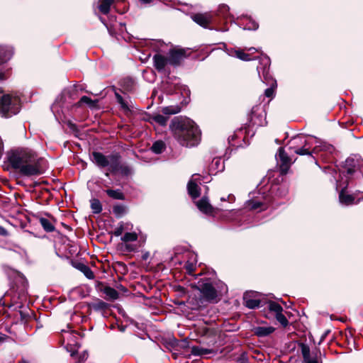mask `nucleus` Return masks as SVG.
Returning <instances> with one entry per match:
<instances>
[{
	"instance_id": "nucleus-1",
	"label": "nucleus",
	"mask_w": 363,
	"mask_h": 363,
	"mask_svg": "<svg viewBox=\"0 0 363 363\" xmlns=\"http://www.w3.org/2000/svg\"><path fill=\"white\" fill-rule=\"evenodd\" d=\"M11 166L25 176L40 174L44 160L38 157L35 152L28 148L11 151L8 154Z\"/></svg>"
},
{
	"instance_id": "nucleus-2",
	"label": "nucleus",
	"mask_w": 363,
	"mask_h": 363,
	"mask_svg": "<svg viewBox=\"0 0 363 363\" xmlns=\"http://www.w3.org/2000/svg\"><path fill=\"white\" fill-rule=\"evenodd\" d=\"M169 128L174 138L182 146L194 147L200 142L201 130L194 121L189 118H174Z\"/></svg>"
},
{
	"instance_id": "nucleus-3",
	"label": "nucleus",
	"mask_w": 363,
	"mask_h": 363,
	"mask_svg": "<svg viewBox=\"0 0 363 363\" xmlns=\"http://www.w3.org/2000/svg\"><path fill=\"white\" fill-rule=\"evenodd\" d=\"M92 161L100 168L108 167V170L115 172L121 170L122 173L128 174L130 172L128 167L121 164V156L118 153L104 155L99 152L92 153Z\"/></svg>"
},
{
	"instance_id": "nucleus-4",
	"label": "nucleus",
	"mask_w": 363,
	"mask_h": 363,
	"mask_svg": "<svg viewBox=\"0 0 363 363\" xmlns=\"http://www.w3.org/2000/svg\"><path fill=\"white\" fill-rule=\"evenodd\" d=\"M203 298L209 302H217L218 296H222L228 291L227 286L223 282L215 283L207 278L201 279L197 284Z\"/></svg>"
},
{
	"instance_id": "nucleus-5",
	"label": "nucleus",
	"mask_w": 363,
	"mask_h": 363,
	"mask_svg": "<svg viewBox=\"0 0 363 363\" xmlns=\"http://www.w3.org/2000/svg\"><path fill=\"white\" fill-rule=\"evenodd\" d=\"M301 145H314L313 151L315 153H318L320 151L331 152L333 150L331 145L312 135H298L291 138L289 143V148L291 151L295 150Z\"/></svg>"
},
{
	"instance_id": "nucleus-6",
	"label": "nucleus",
	"mask_w": 363,
	"mask_h": 363,
	"mask_svg": "<svg viewBox=\"0 0 363 363\" xmlns=\"http://www.w3.org/2000/svg\"><path fill=\"white\" fill-rule=\"evenodd\" d=\"M21 108L20 99L9 94L4 95L0 99V113L9 118L18 113Z\"/></svg>"
},
{
	"instance_id": "nucleus-7",
	"label": "nucleus",
	"mask_w": 363,
	"mask_h": 363,
	"mask_svg": "<svg viewBox=\"0 0 363 363\" xmlns=\"http://www.w3.org/2000/svg\"><path fill=\"white\" fill-rule=\"evenodd\" d=\"M340 179L336 181V189H340L339 200L340 203L345 206L354 203V197L352 195L345 194L344 190L348 186L350 182L353 179L351 177H347V174L345 175L342 174V169L340 170Z\"/></svg>"
},
{
	"instance_id": "nucleus-8",
	"label": "nucleus",
	"mask_w": 363,
	"mask_h": 363,
	"mask_svg": "<svg viewBox=\"0 0 363 363\" xmlns=\"http://www.w3.org/2000/svg\"><path fill=\"white\" fill-rule=\"evenodd\" d=\"M267 307L270 312L274 313L277 320L284 327L286 328L289 325V321L286 316L282 313L283 308L278 303L274 301H269Z\"/></svg>"
},
{
	"instance_id": "nucleus-9",
	"label": "nucleus",
	"mask_w": 363,
	"mask_h": 363,
	"mask_svg": "<svg viewBox=\"0 0 363 363\" xmlns=\"http://www.w3.org/2000/svg\"><path fill=\"white\" fill-rule=\"evenodd\" d=\"M168 55L169 64L174 66L179 65L187 56L186 50L182 48L170 49Z\"/></svg>"
},
{
	"instance_id": "nucleus-10",
	"label": "nucleus",
	"mask_w": 363,
	"mask_h": 363,
	"mask_svg": "<svg viewBox=\"0 0 363 363\" xmlns=\"http://www.w3.org/2000/svg\"><path fill=\"white\" fill-rule=\"evenodd\" d=\"M266 114L263 107L260 105L255 106L251 111V121L257 125H264L265 124Z\"/></svg>"
},
{
	"instance_id": "nucleus-11",
	"label": "nucleus",
	"mask_w": 363,
	"mask_h": 363,
	"mask_svg": "<svg viewBox=\"0 0 363 363\" xmlns=\"http://www.w3.org/2000/svg\"><path fill=\"white\" fill-rule=\"evenodd\" d=\"M245 207L250 210L262 211L267 208V204L264 201L259 199H250L245 203Z\"/></svg>"
},
{
	"instance_id": "nucleus-12",
	"label": "nucleus",
	"mask_w": 363,
	"mask_h": 363,
	"mask_svg": "<svg viewBox=\"0 0 363 363\" xmlns=\"http://www.w3.org/2000/svg\"><path fill=\"white\" fill-rule=\"evenodd\" d=\"M154 67L159 72L164 71L166 65L169 63V59L161 54H156L153 57Z\"/></svg>"
},
{
	"instance_id": "nucleus-13",
	"label": "nucleus",
	"mask_w": 363,
	"mask_h": 363,
	"mask_svg": "<svg viewBox=\"0 0 363 363\" xmlns=\"http://www.w3.org/2000/svg\"><path fill=\"white\" fill-rule=\"evenodd\" d=\"M192 19L197 24L203 28H207L208 25L212 21V16L209 13H197L192 16Z\"/></svg>"
},
{
	"instance_id": "nucleus-14",
	"label": "nucleus",
	"mask_w": 363,
	"mask_h": 363,
	"mask_svg": "<svg viewBox=\"0 0 363 363\" xmlns=\"http://www.w3.org/2000/svg\"><path fill=\"white\" fill-rule=\"evenodd\" d=\"M255 293H245L243 296L244 305L250 309L260 307L261 301L259 299L252 298Z\"/></svg>"
},
{
	"instance_id": "nucleus-15",
	"label": "nucleus",
	"mask_w": 363,
	"mask_h": 363,
	"mask_svg": "<svg viewBox=\"0 0 363 363\" xmlns=\"http://www.w3.org/2000/svg\"><path fill=\"white\" fill-rule=\"evenodd\" d=\"M13 55L11 46L0 45V65L8 62Z\"/></svg>"
},
{
	"instance_id": "nucleus-16",
	"label": "nucleus",
	"mask_w": 363,
	"mask_h": 363,
	"mask_svg": "<svg viewBox=\"0 0 363 363\" xmlns=\"http://www.w3.org/2000/svg\"><path fill=\"white\" fill-rule=\"evenodd\" d=\"M278 162H280V165L282 169L287 168L290 164V159L287 154L285 152L283 147H279L278 154L276 155Z\"/></svg>"
},
{
	"instance_id": "nucleus-17",
	"label": "nucleus",
	"mask_w": 363,
	"mask_h": 363,
	"mask_svg": "<svg viewBox=\"0 0 363 363\" xmlns=\"http://www.w3.org/2000/svg\"><path fill=\"white\" fill-rule=\"evenodd\" d=\"M198 208L204 213H211L212 212V206L206 198H202L196 202Z\"/></svg>"
},
{
	"instance_id": "nucleus-18",
	"label": "nucleus",
	"mask_w": 363,
	"mask_h": 363,
	"mask_svg": "<svg viewBox=\"0 0 363 363\" xmlns=\"http://www.w3.org/2000/svg\"><path fill=\"white\" fill-rule=\"evenodd\" d=\"M148 121L151 123H157L161 126H165L168 121V117L161 114H155L150 116Z\"/></svg>"
},
{
	"instance_id": "nucleus-19",
	"label": "nucleus",
	"mask_w": 363,
	"mask_h": 363,
	"mask_svg": "<svg viewBox=\"0 0 363 363\" xmlns=\"http://www.w3.org/2000/svg\"><path fill=\"white\" fill-rule=\"evenodd\" d=\"M191 353L196 356H205L209 354H213L214 351L202 347L194 346L191 348Z\"/></svg>"
},
{
	"instance_id": "nucleus-20",
	"label": "nucleus",
	"mask_w": 363,
	"mask_h": 363,
	"mask_svg": "<svg viewBox=\"0 0 363 363\" xmlns=\"http://www.w3.org/2000/svg\"><path fill=\"white\" fill-rule=\"evenodd\" d=\"M187 189L189 195L193 198L196 199L199 196L200 191L199 186L194 182L190 181L187 185Z\"/></svg>"
},
{
	"instance_id": "nucleus-21",
	"label": "nucleus",
	"mask_w": 363,
	"mask_h": 363,
	"mask_svg": "<svg viewBox=\"0 0 363 363\" xmlns=\"http://www.w3.org/2000/svg\"><path fill=\"white\" fill-rule=\"evenodd\" d=\"M113 1L114 0H101V3L98 6L100 12L103 14H108Z\"/></svg>"
},
{
	"instance_id": "nucleus-22",
	"label": "nucleus",
	"mask_w": 363,
	"mask_h": 363,
	"mask_svg": "<svg viewBox=\"0 0 363 363\" xmlns=\"http://www.w3.org/2000/svg\"><path fill=\"white\" fill-rule=\"evenodd\" d=\"M313 146L309 145H301L299 146L297 149L294 150L293 152L297 155H311L313 153H315L313 150L311 151L310 150L313 147Z\"/></svg>"
},
{
	"instance_id": "nucleus-23",
	"label": "nucleus",
	"mask_w": 363,
	"mask_h": 363,
	"mask_svg": "<svg viewBox=\"0 0 363 363\" xmlns=\"http://www.w3.org/2000/svg\"><path fill=\"white\" fill-rule=\"evenodd\" d=\"M274 331L273 327H258L256 328L255 333L259 337H264L270 335Z\"/></svg>"
},
{
	"instance_id": "nucleus-24",
	"label": "nucleus",
	"mask_w": 363,
	"mask_h": 363,
	"mask_svg": "<svg viewBox=\"0 0 363 363\" xmlns=\"http://www.w3.org/2000/svg\"><path fill=\"white\" fill-rule=\"evenodd\" d=\"M224 169L223 162L220 158H214L211 164L210 170L213 172L214 170L221 172Z\"/></svg>"
},
{
	"instance_id": "nucleus-25",
	"label": "nucleus",
	"mask_w": 363,
	"mask_h": 363,
	"mask_svg": "<svg viewBox=\"0 0 363 363\" xmlns=\"http://www.w3.org/2000/svg\"><path fill=\"white\" fill-rule=\"evenodd\" d=\"M230 55L235 56L243 61H250L252 60L248 54L245 53L243 50H232V52Z\"/></svg>"
},
{
	"instance_id": "nucleus-26",
	"label": "nucleus",
	"mask_w": 363,
	"mask_h": 363,
	"mask_svg": "<svg viewBox=\"0 0 363 363\" xmlns=\"http://www.w3.org/2000/svg\"><path fill=\"white\" fill-rule=\"evenodd\" d=\"M166 147L165 143L162 140L155 142L151 147L152 151L155 154L162 153Z\"/></svg>"
},
{
	"instance_id": "nucleus-27",
	"label": "nucleus",
	"mask_w": 363,
	"mask_h": 363,
	"mask_svg": "<svg viewBox=\"0 0 363 363\" xmlns=\"http://www.w3.org/2000/svg\"><path fill=\"white\" fill-rule=\"evenodd\" d=\"M39 222L41 225V226L43 228V229L46 232H52L55 230V226L52 225V223L47 218H40L39 219Z\"/></svg>"
},
{
	"instance_id": "nucleus-28",
	"label": "nucleus",
	"mask_w": 363,
	"mask_h": 363,
	"mask_svg": "<svg viewBox=\"0 0 363 363\" xmlns=\"http://www.w3.org/2000/svg\"><path fill=\"white\" fill-rule=\"evenodd\" d=\"M106 194L108 196L113 199H118V200H123L124 199V195L122 193V191L119 189H107L106 191Z\"/></svg>"
},
{
	"instance_id": "nucleus-29",
	"label": "nucleus",
	"mask_w": 363,
	"mask_h": 363,
	"mask_svg": "<svg viewBox=\"0 0 363 363\" xmlns=\"http://www.w3.org/2000/svg\"><path fill=\"white\" fill-rule=\"evenodd\" d=\"M181 108L179 106H169L162 108V113L165 115H172L179 113Z\"/></svg>"
},
{
	"instance_id": "nucleus-30",
	"label": "nucleus",
	"mask_w": 363,
	"mask_h": 363,
	"mask_svg": "<svg viewBox=\"0 0 363 363\" xmlns=\"http://www.w3.org/2000/svg\"><path fill=\"white\" fill-rule=\"evenodd\" d=\"M91 202V208L92 209L93 213H99L102 211V206L99 199H93L90 201Z\"/></svg>"
},
{
	"instance_id": "nucleus-31",
	"label": "nucleus",
	"mask_w": 363,
	"mask_h": 363,
	"mask_svg": "<svg viewBox=\"0 0 363 363\" xmlns=\"http://www.w3.org/2000/svg\"><path fill=\"white\" fill-rule=\"evenodd\" d=\"M104 294L112 300H116L118 298V291L109 286L105 287Z\"/></svg>"
},
{
	"instance_id": "nucleus-32",
	"label": "nucleus",
	"mask_w": 363,
	"mask_h": 363,
	"mask_svg": "<svg viewBox=\"0 0 363 363\" xmlns=\"http://www.w3.org/2000/svg\"><path fill=\"white\" fill-rule=\"evenodd\" d=\"M138 235L136 233H125L123 237H121V240L124 242H133L137 240Z\"/></svg>"
},
{
	"instance_id": "nucleus-33",
	"label": "nucleus",
	"mask_w": 363,
	"mask_h": 363,
	"mask_svg": "<svg viewBox=\"0 0 363 363\" xmlns=\"http://www.w3.org/2000/svg\"><path fill=\"white\" fill-rule=\"evenodd\" d=\"M125 207L123 205H116L113 208V212L117 217H121L125 213Z\"/></svg>"
},
{
	"instance_id": "nucleus-34",
	"label": "nucleus",
	"mask_w": 363,
	"mask_h": 363,
	"mask_svg": "<svg viewBox=\"0 0 363 363\" xmlns=\"http://www.w3.org/2000/svg\"><path fill=\"white\" fill-rule=\"evenodd\" d=\"M218 16H220L223 18L227 19L229 16V7L227 5L220 6L218 11Z\"/></svg>"
},
{
	"instance_id": "nucleus-35",
	"label": "nucleus",
	"mask_w": 363,
	"mask_h": 363,
	"mask_svg": "<svg viewBox=\"0 0 363 363\" xmlns=\"http://www.w3.org/2000/svg\"><path fill=\"white\" fill-rule=\"evenodd\" d=\"M79 103H84V104H87L89 107H94L96 106L97 103H98V100H94L93 101L91 98L86 96H83L81 99H80V101H79Z\"/></svg>"
},
{
	"instance_id": "nucleus-36",
	"label": "nucleus",
	"mask_w": 363,
	"mask_h": 363,
	"mask_svg": "<svg viewBox=\"0 0 363 363\" xmlns=\"http://www.w3.org/2000/svg\"><path fill=\"white\" fill-rule=\"evenodd\" d=\"M116 98L117 102L121 105L122 109L125 111L129 109L128 104L118 93H116Z\"/></svg>"
},
{
	"instance_id": "nucleus-37",
	"label": "nucleus",
	"mask_w": 363,
	"mask_h": 363,
	"mask_svg": "<svg viewBox=\"0 0 363 363\" xmlns=\"http://www.w3.org/2000/svg\"><path fill=\"white\" fill-rule=\"evenodd\" d=\"M81 270L83 272L86 278L89 279H93L94 278V274L89 267L82 265Z\"/></svg>"
},
{
	"instance_id": "nucleus-38",
	"label": "nucleus",
	"mask_w": 363,
	"mask_h": 363,
	"mask_svg": "<svg viewBox=\"0 0 363 363\" xmlns=\"http://www.w3.org/2000/svg\"><path fill=\"white\" fill-rule=\"evenodd\" d=\"M301 352H302V355H303L304 362L307 361L308 359H310V350L308 346L303 345V347L301 348Z\"/></svg>"
},
{
	"instance_id": "nucleus-39",
	"label": "nucleus",
	"mask_w": 363,
	"mask_h": 363,
	"mask_svg": "<svg viewBox=\"0 0 363 363\" xmlns=\"http://www.w3.org/2000/svg\"><path fill=\"white\" fill-rule=\"evenodd\" d=\"M258 23L252 20V19H250L248 23L244 27V29L245 30H256L258 28Z\"/></svg>"
},
{
	"instance_id": "nucleus-40",
	"label": "nucleus",
	"mask_w": 363,
	"mask_h": 363,
	"mask_svg": "<svg viewBox=\"0 0 363 363\" xmlns=\"http://www.w3.org/2000/svg\"><path fill=\"white\" fill-rule=\"evenodd\" d=\"M124 231L123 223H120L115 228L113 235L116 237L121 236Z\"/></svg>"
},
{
	"instance_id": "nucleus-41",
	"label": "nucleus",
	"mask_w": 363,
	"mask_h": 363,
	"mask_svg": "<svg viewBox=\"0 0 363 363\" xmlns=\"http://www.w3.org/2000/svg\"><path fill=\"white\" fill-rule=\"evenodd\" d=\"M106 307H107V303L102 301H98L95 304V306H94V308L96 309H105Z\"/></svg>"
},
{
	"instance_id": "nucleus-42",
	"label": "nucleus",
	"mask_w": 363,
	"mask_h": 363,
	"mask_svg": "<svg viewBox=\"0 0 363 363\" xmlns=\"http://www.w3.org/2000/svg\"><path fill=\"white\" fill-rule=\"evenodd\" d=\"M88 357V353L86 351H84L79 357V360L77 363H82L84 362Z\"/></svg>"
},
{
	"instance_id": "nucleus-43",
	"label": "nucleus",
	"mask_w": 363,
	"mask_h": 363,
	"mask_svg": "<svg viewBox=\"0 0 363 363\" xmlns=\"http://www.w3.org/2000/svg\"><path fill=\"white\" fill-rule=\"evenodd\" d=\"M264 94L267 97H272L274 94V90L272 87L267 88L265 91Z\"/></svg>"
},
{
	"instance_id": "nucleus-44",
	"label": "nucleus",
	"mask_w": 363,
	"mask_h": 363,
	"mask_svg": "<svg viewBox=\"0 0 363 363\" xmlns=\"http://www.w3.org/2000/svg\"><path fill=\"white\" fill-rule=\"evenodd\" d=\"M6 79V71L0 69V81L4 80Z\"/></svg>"
},
{
	"instance_id": "nucleus-45",
	"label": "nucleus",
	"mask_w": 363,
	"mask_h": 363,
	"mask_svg": "<svg viewBox=\"0 0 363 363\" xmlns=\"http://www.w3.org/2000/svg\"><path fill=\"white\" fill-rule=\"evenodd\" d=\"M0 235L6 236L8 235L7 230L2 226H0Z\"/></svg>"
},
{
	"instance_id": "nucleus-46",
	"label": "nucleus",
	"mask_w": 363,
	"mask_h": 363,
	"mask_svg": "<svg viewBox=\"0 0 363 363\" xmlns=\"http://www.w3.org/2000/svg\"><path fill=\"white\" fill-rule=\"evenodd\" d=\"M62 333H66V334H67V336H68V337H67V340H69V337H72H72H76V335H75L72 334V333H69V331H67V330H62Z\"/></svg>"
},
{
	"instance_id": "nucleus-47",
	"label": "nucleus",
	"mask_w": 363,
	"mask_h": 363,
	"mask_svg": "<svg viewBox=\"0 0 363 363\" xmlns=\"http://www.w3.org/2000/svg\"><path fill=\"white\" fill-rule=\"evenodd\" d=\"M186 270L191 273L194 271V266L193 264H188L186 265Z\"/></svg>"
},
{
	"instance_id": "nucleus-48",
	"label": "nucleus",
	"mask_w": 363,
	"mask_h": 363,
	"mask_svg": "<svg viewBox=\"0 0 363 363\" xmlns=\"http://www.w3.org/2000/svg\"><path fill=\"white\" fill-rule=\"evenodd\" d=\"M325 172L329 173V174H333L334 172L336 173V172L334 169H331L329 167H325Z\"/></svg>"
},
{
	"instance_id": "nucleus-49",
	"label": "nucleus",
	"mask_w": 363,
	"mask_h": 363,
	"mask_svg": "<svg viewBox=\"0 0 363 363\" xmlns=\"http://www.w3.org/2000/svg\"><path fill=\"white\" fill-rule=\"evenodd\" d=\"M262 60L264 61L265 66L269 64L270 60L268 57H264Z\"/></svg>"
},
{
	"instance_id": "nucleus-50",
	"label": "nucleus",
	"mask_w": 363,
	"mask_h": 363,
	"mask_svg": "<svg viewBox=\"0 0 363 363\" xmlns=\"http://www.w3.org/2000/svg\"><path fill=\"white\" fill-rule=\"evenodd\" d=\"M305 363H318V361L315 359H308L307 361L305 362Z\"/></svg>"
},
{
	"instance_id": "nucleus-51",
	"label": "nucleus",
	"mask_w": 363,
	"mask_h": 363,
	"mask_svg": "<svg viewBox=\"0 0 363 363\" xmlns=\"http://www.w3.org/2000/svg\"><path fill=\"white\" fill-rule=\"evenodd\" d=\"M6 338L5 335H0V343L3 342Z\"/></svg>"
},
{
	"instance_id": "nucleus-52",
	"label": "nucleus",
	"mask_w": 363,
	"mask_h": 363,
	"mask_svg": "<svg viewBox=\"0 0 363 363\" xmlns=\"http://www.w3.org/2000/svg\"><path fill=\"white\" fill-rule=\"evenodd\" d=\"M157 43L160 44V47H159V48H158V51L159 52H163V50L162 48V46L163 45V44L160 41H157Z\"/></svg>"
},
{
	"instance_id": "nucleus-53",
	"label": "nucleus",
	"mask_w": 363,
	"mask_h": 363,
	"mask_svg": "<svg viewBox=\"0 0 363 363\" xmlns=\"http://www.w3.org/2000/svg\"><path fill=\"white\" fill-rule=\"evenodd\" d=\"M246 50L247 51H250V52H255V51H257V50L255 48H246Z\"/></svg>"
},
{
	"instance_id": "nucleus-54",
	"label": "nucleus",
	"mask_w": 363,
	"mask_h": 363,
	"mask_svg": "<svg viewBox=\"0 0 363 363\" xmlns=\"http://www.w3.org/2000/svg\"><path fill=\"white\" fill-rule=\"evenodd\" d=\"M152 0H140V1L143 4H149L152 1Z\"/></svg>"
},
{
	"instance_id": "nucleus-55",
	"label": "nucleus",
	"mask_w": 363,
	"mask_h": 363,
	"mask_svg": "<svg viewBox=\"0 0 363 363\" xmlns=\"http://www.w3.org/2000/svg\"><path fill=\"white\" fill-rule=\"evenodd\" d=\"M228 199H229L230 201H233V200H234V196H231V195H229V196H228Z\"/></svg>"
},
{
	"instance_id": "nucleus-56",
	"label": "nucleus",
	"mask_w": 363,
	"mask_h": 363,
	"mask_svg": "<svg viewBox=\"0 0 363 363\" xmlns=\"http://www.w3.org/2000/svg\"><path fill=\"white\" fill-rule=\"evenodd\" d=\"M71 353V356H74L75 354V351H69Z\"/></svg>"
},
{
	"instance_id": "nucleus-57",
	"label": "nucleus",
	"mask_w": 363,
	"mask_h": 363,
	"mask_svg": "<svg viewBox=\"0 0 363 363\" xmlns=\"http://www.w3.org/2000/svg\"><path fill=\"white\" fill-rule=\"evenodd\" d=\"M257 69L258 73L259 74H260V69H261V67H257Z\"/></svg>"
},
{
	"instance_id": "nucleus-58",
	"label": "nucleus",
	"mask_w": 363,
	"mask_h": 363,
	"mask_svg": "<svg viewBox=\"0 0 363 363\" xmlns=\"http://www.w3.org/2000/svg\"><path fill=\"white\" fill-rule=\"evenodd\" d=\"M124 330H125V329H124V328H123V327H121V328H120V330H121V331H122V332H123V331H124Z\"/></svg>"
},
{
	"instance_id": "nucleus-59",
	"label": "nucleus",
	"mask_w": 363,
	"mask_h": 363,
	"mask_svg": "<svg viewBox=\"0 0 363 363\" xmlns=\"http://www.w3.org/2000/svg\"><path fill=\"white\" fill-rule=\"evenodd\" d=\"M22 363H28L26 361H22Z\"/></svg>"
}]
</instances>
